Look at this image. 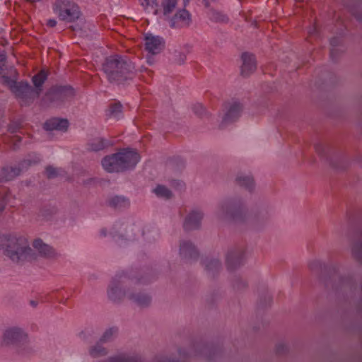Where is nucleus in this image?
<instances>
[{"label":"nucleus","instance_id":"obj_1","mask_svg":"<svg viewBox=\"0 0 362 362\" xmlns=\"http://www.w3.org/2000/svg\"><path fill=\"white\" fill-rule=\"evenodd\" d=\"M103 71L107 81L115 85H128L136 76L134 63L119 55L110 56L103 64Z\"/></svg>","mask_w":362,"mask_h":362},{"label":"nucleus","instance_id":"obj_2","mask_svg":"<svg viewBox=\"0 0 362 362\" xmlns=\"http://www.w3.org/2000/svg\"><path fill=\"white\" fill-rule=\"evenodd\" d=\"M308 267L312 272L320 276L327 288L331 287L336 291L346 288H351L352 279L350 276H339L337 265L327 267L319 260H313L309 263Z\"/></svg>","mask_w":362,"mask_h":362},{"label":"nucleus","instance_id":"obj_3","mask_svg":"<svg viewBox=\"0 0 362 362\" xmlns=\"http://www.w3.org/2000/svg\"><path fill=\"white\" fill-rule=\"evenodd\" d=\"M5 255L12 261L19 262L36 259V254L29 246L28 240L21 235H6L1 238Z\"/></svg>","mask_w":362,"mask_h":362},{"label":"nucleus","instance_id":"obj_4","mask_svg":"<svg viewBox=\"0 0 362 362\" xmlns=\"http://www.w3.org/2000/svg\"><path fill=\"white\" fill-rule=\"evenodd\" d=\"M76 91L70 85H55L50 87L42 98V102L48 105L60 106L74 98Z\"/></svg>","mask_w":362,"mask_h":362},{"label":"nucleus","instance_id":"obj_5","mask_svg":"<svg viewBox=\"0 0 362 362\" xmlns=\"http://www.w3.org/2000/svg\"><path fill=\"white\" fill-rule=\"evenodd\" d=\"M129 282L139 283L141 282V279L134 278L132 274L124 272L117 274L109 286L107 291L109 298L113 302H119L126 295L125 291L122 287Z\"/></svg>","mask_w":362,"mask_h":362},{"label":"nucleus","instance_id":"obj_6","mask_svg":"<svg viewBox=\"0 0 362 362\" xmlns=\"http://www.w3.org/2000/svg\"><path fill=\"white\" fill-rule=\"evenodd\" d=\"M53 10L59 20L67 23L74 22L81 16L79 6L71 0H55Z\"/></svg>","mask_w":362,"mask_h":362},{"label":"nucleus","instance_id":"obj_7","mask_svg":"<svg viewBox=\"0 0 362 362\" xmlns=\"http://www.w3.org/2000/svg\"><path fill=\"white\" fill-rule=\"evenodd\" d=\"M223 214L234 221L243 222L246 219V214L242 202L240 199H231L226 200L221 205Z\"/></svg>","mask_w":362,"mask_h":362},{"label":"nucleus","instance_id":"obj_8","mask_svg":"<svg viewBox=\"0 0 362 362\" xmlns=\"http://www.w3.org/2000/svg\"><path fill=\"white\" fill-rule=\"evenodd\" d=\"M118 163L120 166V173L133 169L139 161L140 156L134 151L129 148H122L117 152Z\"/></svg>","mask_w":362,"mask_h":362},{"label":"nucleus","instance_id":"obj_9","mask_svg":"<svg viewBox=\"0 0 362 362\" xmlns=\"http://www.w3.org/2000/svg\"><path fill=\"white\" fill-rule=\"evenodd\" d=\"M13 93L16 97L22 100L25 105H30L35 98L39 96L36 94L34 88L27 81H20L17 83Z\"/></svg>","mask_w":362,"mask_h":362},{"label":"nucleus","instance_id":"obj_10","mask_svg":"<svg viewBox=\"0 0 362 362\" xmlns=\"http://www.w3.org/2000/svg\"><path fill=\"white\" fill-rule=\"evenodd\" d=\"M27 334L18 327H11L5 330L2 337L4 345H19L27 340Z\"/></svg>","mask_w":362,"mask_h":362},{"label":"nucleus","instance_id":"obj_11","mask_svg":"<svg viewBox=\"0 0 362 362\" xmlns=\"http://www.w3.org/2000/svg\"><path fill=\"white\" fill-rule=\"evenodd\" d=\"M245 249L243 247H236L228 251L226 256V265L230 271L240 267L244 261Z\"/></svg>","mask_w":362,"mask_h":362},{"label":"nucleus","instance_id":"obj_12","mask_svg":"<svg viewBox=\"0 0 362 362\" xmlns=\"http://www.w3.org/2000/svg\"><path fill=\"white\" fill-rule=\"evenodd\" d=\"M351 252L352 257L362 264V229L354 230L351 237Z\"/></svg>","mask_w":362,"mask_h":362},{"label":"nucleus","instance_id":"obj_13","mask_svg":"<svg viewBox=\"0 0 362 362\" xmlns=\"http://www.w3.org/2000/svg\"><path fill=\"white\" fill-rule=\"evenodd\" d=\"M180 255L187 261H196L199 257V252L195 245L189 240H182L180 243Z\"/></svg>","mask_w":362,"mask_h":362},{"label":"nucleus","instance_id":"obj_14","mask_svg":"<svg viewBox=\"0 0 362 362\" xmlns=\"http://www.w3.org/2000/svg\"><path fill=\"white\" fill-rule=\"evenodd\" d=\"M192 21L191 14L183 8L179 10L170 20V26L172 28H181L188 27Z\"/></svg>","mask_w":362,"mask_h":362},{"label":"nucleus","instance_id":"obj_15","mask_svg":"<svg viewBox=\"0 0 362 362\" xmlns=\"http://www.w3.org/2000/svg\"><path fill=\"white\" fill-rule=\"evenodd\" d=\"M165 47L163 39L159 36L148 35L145 37V49L151 54L160 53Z\"/></svg>","mask_w":362,"mask_h":362},{"label":"nucleus","instance_id":"obj_16","mask_svg":"<svg viewBox=\"0 0 362 362\" xmlns=\"http://www.w3.org/2000/svg\"><path fill=\"white\" fill-rule=\"evenodd\" d=\"M203 218V213L199 211H191L185 218L183 228L185 231L199 229Z\"/></svg>","mask_w":362,"mask_h":362},{"label":"nucleus","instance_id":"obj_17","mask_svg":"<svg viewBox=\"0 0 362 362\" xmlns=\"http://www.w3.org/2000/svg\"><path fill=\"white\" fill-rule=\"evenodd\" d=\"M241 59L243 60L241 75L244 77L249 76L257 68L255 57L252 54L244 52L242 54Z\"/></svg>","mask_w":362,"mask_h":362},{"label":"nucleus","instance_id":"obj_18","mask_svg":"<svg viewBox=\"0 0 362 362\" xmlns=\"http://www.w3.org/2000/svg\"><path fill=\"white\" fill-rule=\"evenodd\" d=\"M33 246L45 258L55 259L59 256L52 247L44 243L41 239L35 240Z\"/></svg>","mask_w":362,"mask_h":362},{"label":"nucleus","instance_id":"obj_19","mask_svg":"<svg viewBox=\"0 0 362 362\" xmlns=\"http://www.w3.org/2000/svg\"><path fill=\"white\" fill-rule=\"evenodd\" d=\"M69 126V122L67 119L52 117L45 122L44 129L47 131L66 132Z\"/></svg>","mask_w":362,"mask_h":362},{"label":"nucleus","instance_id":"obj_20","mask_svg":"<svg viewBox=\"0 0 362 362\" xmlns=\"http://www.w3.org/2000/svg\"><path fill=\"white\" fill-rule=\"evenodd\" d=\"M242 110L243 105L241 103L238 102L233 103L225 114L220 127L223 128L224 123H232L235 122L240 116Z\"/></svg>","mask_w":362,"mask_h":362},{"label":"nucleus","instance_id":"obj_21","mask_svg":"<svg viewBox=\"0 0 362 362\" xmlns=\"http://www.w3.org/2000/svg\"><path fill=\"white\" fill-rule=\"evenodd\" d=\"M117 153L105 156L101 160L103 168L107 173H120Z\"/></svg>","mask_w":362,"mask_h":362},{"label":"nucleus","instance_id":"obj_22","mask_svg":"<svg viewBox=\"0 0 362 362\" xmlns=\"http://www.w3.org/2000/svg\"><path fill=\"white\" fill-rule=\"evenodd\" d=\"M315 149L316 153L323 159L328 161L329 165L334 168H339V166L334 163L332 160V155L333 153V151L332 148L329 146H324L321 144H317L315 145Z\"/></svg>","mask_w":362,"mask_h":362},{"label":"nucleus","instance_id":"obj_23","mask_svg":"<svg viewBox=\"0 0 362 362\" xmlns=\"http://www.w3.org/2000/svg\"><path fill=\"white\" fill-rule=\"evenodd\" d=\"M113 144V141L110 140H107L102 137H97L88 144V149L90 151L97 152L109 146H112Z\"/></svg>","mask_w":362,"mask_h":362},{"label":"nucleus","instance_id":"obj_24","mask_svg":"<svg viewBox=\"0 0 362 362\" xmlns=\"http://www.w3.org/2000/svg\"><path fill=\"white\" fill-rule=\"evenodd\" d=\"M21 172V168L19 167H3L0 170V182L12 180L19 175Z\"/></svg>","mask_w":362,"mask_h":362},{"label":"nucleus","instance_id":"obj_25","mask_svg":"<svg viewBox=\"0 0 362 362\" xmlns=\"http://www.w3.org/2000/svg\"><path fill=\"white\" fill-rule=\"evenodd\" d=\"M235 182L237 185L244 187L249 192H252L255 186V180L252 175H238Z\"/></svg>","mask_w":362,"mask_h":362},{"label":"nucleus","instance_id":"obj_26","mask_svg":"<svg viewBox=\"0 0 362 362\" xmlns=\"http://www.w3.org/2000/svg\"><path fill=\"white\" fill-rule=\"evenodd\" d=\"M202 263L205 266V269L212 277H214L218 273L221 267V262L216 259H209L206 258L202 260Z\"/></svg>","mask_w":362,"mask_h":362},{"label":"nucleus","instance_id":"obj_27","mask_svg":"<svg viewBox=\"0 0 362 362\" xmlns=\"http://www.w3.org/2000/svg\"><path fill=\"white\" fill-rule=\"evenodd\" d=\"M47 78V73L45 70L40 71L37 74L34 75L32 78V81L35 86V90L36 94L40 96L42 90V85Z\"/></svg>","mask_w":362,"mask_h":362},{"label":"nucleus","instance_id":"obj_28","mask_svg":"<svg viewBox=\"0 0 362 362\" xmlns=\"http://www.w3.org/2000/svg\"><path fill=\"white\" fill-rule=\"evenodd\" d=\"M128 298L141 307L148 306L151 302V297L142 293H130L128 295Z\"/></svg>","mask_w":362,"mask_h":362},{"label":"nucleus","instance_id":"obj_29","mask_svg":"<svg viewBox=\"0 0 362 362\" xmlns=\"http://www.w3.org/2000/svg\"><path fill=\"white\" fill-rule=\"evenodd\" d=\"M129 200L124 196H114L109 199L108 205L115 209H122L129 206Z\"/></svg>","mask_w":362,"mask_h":362},{"label":"nucleus","instance_id":"obj_30","mask_svg":"<svg viewBox=\"0 0 362 362\" xmlns=\"http://www.w3.org/2000/svg\"><path fill=\"white\" fill-rule=\"evenodd\" d=\"M199 353L205 356L207 360L211 361L214 358L215 355L220 353V349L214 346L203 344L200 348Z\"/></svg>","mask_w":362,"mask_h":362},{"label":"nucleus","instance_id":"obj_31","mask_svg":"<svg viewBox=\"0 0 362 362\" xmlns=\"http://www.w3.org/2000/svg\"><path fill=\"white\" fill-rule=\"evenodd\" d=\"M209 16L211 21L216 23H226L228 22V16L222 12L215 10L213 8H209Z\"/></svg>","mask_w":362,"mask_h":362},{"label":"nucleus","instance_id":"obj_32","mask_svg":"<svg viewBox=\"0 0 362 362\" xmlns=\"http://www.w3.org/2000/svg\"><path fill=\"white\" fill-rule=\"evenodd\" d=\"M107 362H144L141 357L137 356H129L126 354H119L118 356L108 358Z\"/></svg>","mask_w":362,"mask_h":362},{"label":"nucleus","instance_id":"obj_33","mask_svg":"<svg viewBox=\"0 0 362 362\" xmlns=\"http://www.w3.org/2000/svg\"><path fill=\"white\" fill-rule=\"evenodd\" d=\"M102 342H98L95 346L89 349V354L92 357L97 358L107 354V349L101 345Z\"/></svg>","mask_w":362,"mask_h":362},{"label":"nucleus","instance_id":"obj_34","mask_svg":"<svg viewBox=\"0 0 362 362\" xmlns=\"http://www.w3.org/2000/svg\"><path fill=\"white\" fill-rule=\"evenodd\" d=\"M177 5V0H163L162 1L163 13L168 16L175 10Z\"/></svg>","mask_w":362,"mask_h":362},{"label":"nucleus","instance_id":"obj_35","mask_svg":"<svg viewBox=\"0 0 362 362\" xmlns=\"http://www.w3.org/2000/svg\"><path fill=\"white\" fill-rule=\"evenodd\" d=\"M154 193L158 197L169 199L173 197L172 192L164 185H158L154 189Z\"/></svg>","mask_w":362,"mask_h":362},{"label":"nucleus","instance_id":"obj_36","mask_svg":"<svg viewBox=\"0 0 362 362\" xmlns=\"http://www.w3.org/2000/svg\"><path fill=\"white\" fill-rule=\"evenodd\" d=\"M110 115L115 117H118L122 112V105L118 102L110 105Z\"/></svg>","mask_w":362,"mask_h":362},{"label":"nucleus","instance_id":"obj_37","mask_svg":"<svg viewBox=\"0 0 362 362\" xmlns=\"http://www.w3.org/2000/svg\"><path fill=\"white\" fill-rule=\"evenodd\" d=\"M117 332L118 329L117 327H111L107 329L100 339V342H107L110 341L112 336L117 334Z\"/></svg>","mask_w":362,"mask_h":362},{"label":"nucleus","instance_id":"obj_38","mask_svg":"<svg viewBox=\"0 0 362 362\" xmlns=\"http://www.w3.org/2000/svg\"><path fill=\"white\" fill-rule=\"evenodd\" d=\"M170 165L177 168V170H182L185 168V163L182 158L180 156L173 157L170 160Z\"/></svg>","mask_w":362,"mask_h":362},{"label":"nucleus","instance_id":"obj_39","mask_svg":"<svg viewBox=\"0 0 362 362\" xmlns=\"http://www.w3.org/2000/svg\"><path fill=\"white\" fill-rule=\"evenodd\" d=\"M141 5L145 8L148 9L149 6L153 8V6H156V8L153 11L154 14H158V10L157 7L158 6L157 0H139Z\"/></svg>","mask_w":362,"mask_h":362},{"label":"nucleus","instance_id":"obj_40","mask_svg":"<svg viewBox=\"0 0 362 362\" xmlns=\"http://www.w3.org/2000/svg\"><path fill=\"white\" fill-rule=\"evenodd\" d=\"M233 288L237 291H241L247 288V284L239 277L234 279L233 284Z\"/></svg>","mask_w":362,"mask_h":362},{"label":"nucleus","instance_id":"obj_41","mask_svg":"<svg viewBox=\"0 0 362 362\" xmlns=\"http://www.w3.org/2000/svg\"><path fill=\"white\" fill-rule=\"evenodd\" d=\"M2 80H3V81H2L3 84L7 86L12 92L13 91L14 88L18 83V82H16L15 80L11 79L10 77H8L7 76H3Z\"/></svg>","mask_w":362,"mask_h":362},{"label":"nucleus","instance_id":"obj_42","mask_svg":"<svg viewBox=\"0 0 362 362\" xmlns=\"http://www.w3.org/2000/svg\"><path fill=\"white\" fill-rule=\"evenodd\" d=\"M192 109L194 113L199 117H202L206 113L204 107L200 103L193 105Z\"/></svg>","mask_w":362,"mask_h":362},{"label":"nucleus","instance_id":"obj_43","mask_svg":"<svg viewBox=\"0 0 362 362\" xmlns=\"http://www.w3.org/2000/svg\"><path fill=\"white\" fill-rule=\"evenodd\" d=\"M45 172L48 179H53L58 176L57 169L52 165H48L45 169Z\"/></svg>","mask_w":362,"mask_h":362},{"label":"nucleus","instance_id":"obj_44","mask_svg":"<svg viewBox=\"0 0 362 362\" xmlns=\"http://www.w3.org/2000/svg\"><path fill=\"white\" fill-rule=\"evenodd\" d=\"M170 185L175 189L179 190L180 192L185 190V182L179 180H172L170 181Z\"/></svg>","mask_w":362,"mask_h":362},{"label":"nucleus","instance_id":"obj_45","mask_svg":"<svg viewBox=\"0 0 362 362\" xmlns=\"http://www.w3.org/2000/svg\"><path fill=\"white\" fill-rule=\"evenodd\" d=\"M8 194H9L8 191L4 192V193L0 192V213L4 211V210L5 209V207L7 204L6 198H7Z\"/></svg>","mask_w":362,"mask_h":362},{"label":"nucleus","instance_id":"obj_46","mask_svg":"<svg viewBox=\"0 0 362 362\" xmlns=\"http://www.w3.org/2000/svg\"><path fill=\"white\" fill-rule=\"evenodd\" d=\"M22 127V122L21 121H12L8 126V129L11 133H15L19 131Z\"/></svg>","mask_w":362,"mask_h":362},{"label":"nucleus","instance_id":"obj_47","mask_svg":"<svg viewBox=\"0 0 362 362\" xmlns=\"http://www.w3.org/2000/svg\"><path fill=\"white\" fill-rule=\"evenodd\" d=\"M174 57L175 62L178 64H183L186 60V55L180 52H175Z\"/></svg>","mask_w":362,"mask_h":362},{"label":"nucleus","instance_id":"obj_48","mask_svg":"<svg viewBox=\"0 0 362 362\" xmlns=\"http://www.w3.org/2000/svg\"><path fill=\"white\" fill-rule=\"evenodd\" d=\"M288 347L284 344H279L276 346V354L279 356H282L286 354Z\"/></svg>","mask_w":362,"mask_h":362},{"label":"nucleus","instance_id":"obj_49","mask_svg":"<svg viewBox=\"0 0 362 362\" xmlns=\"http://www.w3.org/2000/svg\"><path fill=\"white\" fill-rule=\"evenodd\" d=\"M268 218L267 213V212H261L259 215L256 216L255 217V221L258 223L259 221L263 222L266 221Z\"/></svg>","mask_w":362,"mask_h":362},{"label":"nucleus","instance_id":"obj_50","mask_svg":"<svg viewBox=\"0 0 362 362\" xmlns=\"http://www.w3.org/2000/svg\"><path fill=\"white\" fill-rule=\"evenodd\" d=\"M339 56V51L337 49L332 48L330 50V58L332 61L337 62L338 57Z\"/></svg>","mask_w":362,"mask_h":362},{"label":"nucleus","instance_id":"obj_51","mask_svg":"<svg viewBox=\"0 0 362 362\" xmlns=\"http://www.w3.org/2000/svg\"><path fill=\"white\" fill-rule=\"evenodd\" d=\"M155 362H180L175 360H171L165 356H156L154 359Z\"/></svg>","mask_w":362,"mask_h":362},{"label":"nucleus","instance_id":"obj_52","mask_svg":"<svg viewBox=\"0 0 362 362\" xmlns=\"http://www.w3.org/2000/svg\"><path fill=\"white\" fill-rule=\"evenodd\" d=\"M341 40L340 37H333L330 40V45L332 47H334L339 45L341 44Z\"/></svg>","mask_w":362,"mask_h":362},{"label":"nucleus","instance_id":"obj_53","mask_svg":"<svg viewBox=\"0 0 362 362\" xmlns=\"http://www.w3.org/2000/svg\"><path fill=\"white\" fill-rule=\"evenodd\" d=\"M217 1L218 0H202V4L206 8H210L211 3H216Z\"/></svg>","mask_w":362,"mask_h":362},{"label":"nucleus","instance_id":"obj_54","mask_svg":"<svg viewBox=\"0 0 362 362\" xmlns=\"http://www.w3.org/2000/svg\"><path fill=\"white\" fill-rule=\"evenodd\" d=\"M57 25V21L54 19H49L47 21V25L50 28H54Z\"/></svg>","mask_w":362,"mask_h":362},{"label":"nucleus","instance_id":"obj_55","mask_svg":"<svg viewBox=\"0 0 362 362\" xmlns=\"http://www.w3.org/2000/svg\"><path fill=\"white\" fill-rule=\"evenodd\" d=\"M38 161H39V160L37 161H34L33 163H37ZM25 164H26L28 165H30L33 164V162L30 160H25L22 162L21 165H24Z\"/></svg>","mask_w":362,"mask_h":362},{"label":"nucleus","instance_id":"obj_56","mask_svg":"<svg viewBox=\"0 0 362 362\" xmlns=\"http://www.w3.org/2000/svg\"><path fill=\"white\" fill-rule=\"evenodd\" d=\"M264 300H265V302L267 303H268L269 305H270V303H272V298L270 295L267 294L265 296V298H264Z\"/></svg>","mask_w":362,"mask_h":362},{"label":"nucleus","instance_id":"obj_57","mask_svg":"<svg viewBox=\"0 0 362 362\" xmlns=\"http://www.w3.org/2000/svg\"><path fill=\"white\" fill-rule=\"evenodd\" d=\"M94 182V179L93 178H90V179H88V180H83V184L84 185H88L89 184H91L92 182Z\"/></svg>","mask_w":362,"mask_h":362},{"label":"nucleus","instance_id":"obj_58","mask_svg":"<svg viewBox=\"0 0 362 362\" xmlns=\"http://www.w3.org/2000/svg\"><path fill=\"white\" fill-rule=\"evenodd\" d=\"M354 16H355V18H356L358 21H362V13H355V14H354Z\"/></svg>","mask_w":362,"mask_h":362},{"label":"nucleus","instance_id":"obj_59","mask_svg":"<svg viewBox=\"0 0 362 362\" xmlns=\"http://www.w3.org/2000/svg\"><path fill=\"white\" fill-rule=\"evenodd\" d=\"M100 234L101 236L105 237L107 235V230H106V228H102L100 230Z\"/></svg>","mask_w":362,"mask_h":362},{"label":"nucleus","instance_id":"obj_60","mask_svg":"<svg viewBox=\"0 0 362 362\" xmlns=\"http://www.w3.org/2000/svg\"><path fill=\"white\" fill-rule=\"evenodd\" d=\"M30 305L33 307H36L37 305V301L35 300H30Z\"/></svg>","mask_w":362,"mask_h":362},{"label":"nucleus","instance_id":"obj_61","mask_svg":"<svg viewBox=\"0 0 362 362\" xmlns=\"http://www.w3.org/2000/svg\"><path fill=\"white\" fill-rule=\"evenodd\" d=\"M13 139L18 142H21V137L17 135L14 136Z\"/></svg>","mask_w":362,"mask_h":362},{"label":"nucleus","instance_id":"obj_62","mask_svg":"<svg viewBox=\"0 0 362 362\" xmlns=\"http://www.w3.org/2000/svg\"><path fill=\"white\" fill-rule=\"evenodd\" d=\"M259 305H260L261 307H262V308H263V307H264V306L266 305V304H264V303L262 302V298L260 299Z\"/></svg>","mask_w":362,"mask_h":362},{"label":"nucleus","instance_id":"obj_63","mask_svg":"<svg viewBox=\"0 0 362 362\" xmlns=\"http://www.w3.org/2000/svg\"><path fill=\"white\" fill-rule=\"evenodd\" d=\"M4 60H5L4 57L0 54V62H3Z\"/></svg>","mask_w":362,"mask_h":362},{"label":"nucleus","instance_id":"obj_64","mask_svg":"<svg viewBox=\"0 0 362 362\" xmlns=\"http://www.w3.org/2000/svg\"><path fill=\"white\" fill-rule=\"evenodd\" d=\"M69 28H70V29H71V30H74H74H76V28H75V27H74L73 25H71V26L69 27Z\"/></svg>","mask_w":362,"mask_h":362}]
</instances>
